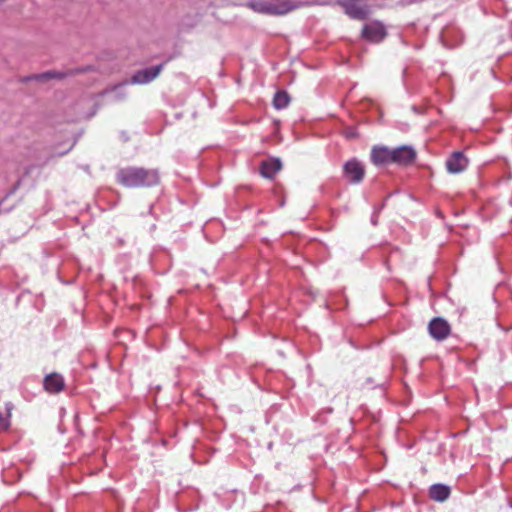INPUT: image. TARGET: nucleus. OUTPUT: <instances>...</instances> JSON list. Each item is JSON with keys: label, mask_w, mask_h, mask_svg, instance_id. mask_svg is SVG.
<instances>
[{"label": "nucleus", "mask_w": 512, "mask_h": 512, "mask_svg": "<svg viewBox=\"0 0 512 512\" xmlns=\"http://www.w3.org/2000/svg\"><path fill=\"white\" fill-rule=\"evenodd\" d=\"M165 63L159 64L155 67H150L137 71L131 78L132 84H146L159 76L163 70Z\"/></svg>", "instance_id": "0eeeda50"}, {"label": "nucleus", "mask_w": 512, "mask_h": 512, "mask_svg": "<svg viewBox=\"0 0 512 512\" xmlns=\"http://www.w3.org/2000/svg\"><path fill=\"white\" fill-rule=\"evenodd\" d=\"M371 160L375 165L393 163L392 149L376 146L371 151Z\"/></svg>", "instance_id": "9d476101"}, {"label": "nucleus", "mask_w": 512, "mask_h": 512, "mask_svg": "<svg viewBox=\"0 0 512 512\" xmlns=\"http://www.w3.org/2000/svg\"><path fill=\"white\" fill-rule=\"evenodd\" d=\"M289 102L290 96L285 91H278L273 98V106L278 110L286 108Z\"/></svg>", "instance_id": "2eb2a0df"}, {"label": "nucleus", "mask_w": 512, "mask_h": 512, "mask_svg": "<svg viewBox=\"0 0 512 512\" xmlns=\"http://www.w3.org/2000/svg\"><path fill=\"white\" fill-rule=\"evenodd\" d=\"M361 36L368 42L380 43L387 36L386 27L381 21L374 20L363 26Z\"/></svg>", "instance_id": "20e7f679"}, {"label": "nucleus", "mask_w": 512, "mask_h": 512, "mask_svg": "<svg viewBox=\"0 0 512 512\" xmlns=\"http://www.w3.org/2000/svg\"><path fill=\"white\" fill-rule=\"evenodd\" d=\"M339 4L344 12L355 20H365L370 14V8L364 0H339Z\"/></svg>", "instance_id": "7ed1b4c3"}, {"label": "nucleus", "mask_w": 512, "mask_h": 512, "mask_svg": "<svg viewBox=\"0 0 512 512\" xmlns=\"http://www.w3.org/2000/svg\"><path fill=\"white\" fill-rule=\"evenodd\" d=\"M64 379L58 373H51L44 379V388L48 393H59L64 389Z\"/></svg>", "instance_id": "9b49d317"}, {"label": "nucleus", "mask_w": 512, "mask_h": 512, "mask_svg": "<svg viewBox=\"0 0 512 512\" xmlns=\"http://www.w3.org/2000/svg\"><path fill=\"white\" fill-rule=\"evenodd\" d=\"M393 163L399 165L412 164L416 158V151L410 146H400L392 149Z\"/></svg>", "instance_id": "1a4fd4ad"}, {"label": "nucleus", "mask_w": 512, "mask_h": 512, "mask_svg": "<svg viewBox=\"0 0 512 512\" xmlns=\"http://www.w3.org/2000/svg\"><path fill=\"white\" fill-rule=\"evenodd\" d=\"M343 175L350 183H360L365 176L364 166L358 160L351 159L344 164Z\"/></svg>", "instance_id": "39448f33"}, {"label": "nucleus", "mask_w": 512, "mask_h": 512, "mask_svg": "<svg viewBox=\"0 0 512 512\" xmlns=\"http://www.w3.org/2000/svg\"><path fill=\"white\" fill-rule=\"evenodd\" d=\"M89 70H91V67L87 66V67L81 68V69L69 70L68 72H65V73H63V72H46V73L36 76V78L40 79V80H47V79H52V78L62 79L67 76L84 73Z\"/></svg>", "instance_id": "4468645a"}, {"label": "nucleus", "mask_w": 512, "mask_h": 512, "mask_svg": "<svg viewBox=\"0 0 512 512\" xmlns=\"http://www.w3.org/2000/svg\"><path fill=\"white\" fill-rule=\"evenodd\" d=\"M428 331L432 338L442 341L450 335L451 327L445 319L436 317L429 322Z\"/></svg>", "instance_id": "423d86ee"}, {"label": "nucleus", "mask_w": 512, "mask_h": 512, "mask_svg": "<svg viewBox=\"0 0 512 512\" xmlns=\"http://www.w3.org/2000/svg\"><path fill=\"white\" fill-rule=\"evenodd\" d=\"M252 10L268 15H284L299 5L291 0H258L248 4Z\"/></svg>", "instance_id": "f03ea898"}, {"label": "nucleus", "mask_w": 512, "mask_h": 512, "mask_svg": "<svg viewBox=\"0 0 512 512\" xmlns=\"http://www.w3.org/2000/svg\"><path fill=\"white\" fill-rule=\"evenodd\" d=\"M467 157L460 151L453 152L446 160V169L451 174L463 172L468 166Z\"/></svg>", "instance_id": "6e6552de"}, {"label": "nucleus", "mask_w": 512, "mask_h": 512, "mask_svg": "<svg viewBox=\"0 0 512 512\" xmlns=\"http://www.w3.org/2000/svg\"><path fill=\"white\" fill-rule=\"evenodd\" d=\"M282 164L278 159H269L263 161L260 166V173L267 179H273L275 175L281 170Z\"/></svg>", "instance_id": "f8f14e48"}, {"label": "nucleus", "mask_w": 512, "mask_h": 512, "mask_svg": "<svg viewBox=\"0 0 512 512\" xmlns=\"http://www.w3.org/2000/svg\"><path fill=\"white\" fill-rule=\"evenodd\" d=\"M450 488L443 484H434L429 489V496L431 499L443 502L450 496Z\"/></svg>", "instance_id": "ddd939ff"}, {"label": "nucleus", "mask_w": 512, "mask_h": 512, "mask_svg": "<svg viewBox=\"0 0 512 512\" xmlns=\"http://www.w3.org/2000/svg\"><path fill=\"white\" fill-rule=\"evenodd\" d=\"M117 181L129 188L151 187L159 183L158 172L154 169L128 167L119 170Z\"/></svg>", "instance_id": "f257e3e1"}, {"label": "nucleus", "mask_w": 512, "mask_h": 512, "mask_svg": "<svg viewBox=\"0 0 512 512\" xmlns=\"http://www.w3.org/2000/svg\"><path fill=\"white\" fill-rule=\"evenodd\" d=\"M13 406L11 403L6 404V413L0 412V431H6L10 427V417Z\"/></svg>", "instance_id": "dca6fc26"}, {"label": "nucleus", "mask_w": 512, "mask_h": 512, "mask_svg": "<svg viewBox=\"0 0 512 512\" xmlns=\"http://www.w3.org/2000/svg\"><path fill=\"white\" fill-rule=\"evenodd\" d=\"M6 0H0V6L5 2Z\"/></svg>", "instance_id": "f3484780"}]
</instances>
